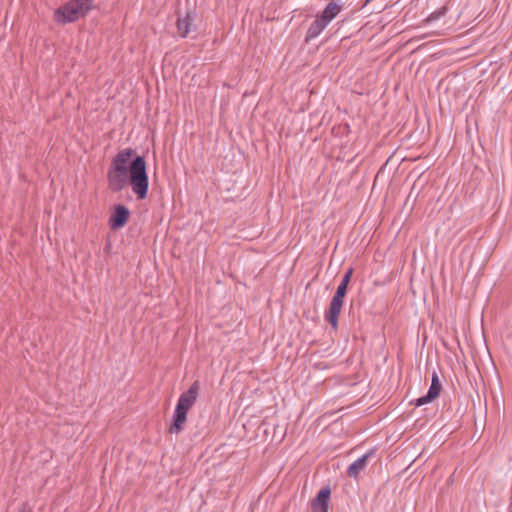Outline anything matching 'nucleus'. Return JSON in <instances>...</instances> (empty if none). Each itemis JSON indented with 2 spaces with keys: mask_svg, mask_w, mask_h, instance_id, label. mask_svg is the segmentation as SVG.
I'll return each instance as SVG.
<instances>
[{
  "mask_svg": "<svg viewBox=\"0 0 512 512\" xmlns=\"http://www.w3.org/2000/svg\"><path fill=\"white\" fill-rule=\"evenodd\" d=\"M374 454V450L371 449L358 459L353 461L347 468V474L351 478H357L361 471L367 466L369 458Z\"/></svg>",
  "mask_w": 512,
  "mask_h": 512,
  "instance_id": "obj_7",
  "label": "nucleus"
},
{
  "mask_svg": "<svg viewBox=\"0 0 512 512\" xmlns=\"http://www.w3.org/2000/svg\"><path fill=\"white\" fill-rule=\"evenodd\" d=\"M442 390V384L440 382L439 376L437 372L432 373L431 384L429 386L428 391L425 395L413 399L410 401V405L415 407H421L426 404L433 402L439 395Z\"/></svg>",
  "mask_w": 512,
  "mask_h": 512,
  "instance_id": "obj_4",
  "label": "nucleus"
},
{
  "mask_svg": "<svg viewBox=\"0 0 512 512\" xmlns=\"http://www.w3.org/2000/svg\"><path fill=\"white\" fill-rule=\"evenodd\" d=\"M108 182L114 191H120L128 185L137 199H145L149 190L145 159L130 148L120 151L109 168Z\"/></svg>",
  "mask_w": 512,
  "mask_h": 512,
  "instance_id": "obj_1",
  "label": "nucleus"
},
{
  "mask_svg": "<svg viewBox=\"0 0 512 512\" xmlns=\"http://www.w3.org/2000/svg\"><path fill=\"white\" fill-rule=\"evenodd\" d=\"M372 0H362V7H365L367 4H369Z\"/></svg>",
  "mask_w": 512,
  "mask_h": 512,
  "instance_id": "obj_16",
  "label": "nucleus"
},
{
  "mask_svg": "<svg viewBox=\"0 0 512 512\" xmlns=\"http://www.w3.org/2000/svg\"><path fill=\"white\" fill-rule=\"evenodd\" d=\"M445 13H446L445 9L435 11L429 15L428 21H430V22L436 21V20L440 19L441 17H443L445 15Z\"/></svg>",
  "mask_w": 512,
  "mask_h": 512,
  "instance_id": "obj_12",
  "label": "nucleus"
},
{
  "mask_svg": "<svg viewBox=\"0 0 512 512\" xmlns=\"http://www.w3.org/2000/svg\"><path fill=\"white\" fill-rule=\"evenodd\" d=\"M91 1L93 2L94 0H91Z\"/></svg>",
  "mask_w": 512,
  "mask_h": 512,
  "instance_id": "obj_17",
  "label": "nucleus"
},
{
  "mask_svg": "<svg viewBox=\"0 0 512 512\" xmlns=\"http://www.w3.org/2000/svg\"><path fill=\"white\" fill-rule=\"evenodd\" d=\"M196 19V14L193 12H188L184 16L178 19L177 28L178 32L182 37L188 35L194 28V22Z\"/></svg>",
  "mask_w": 512,
  "mask_h": 512,
  "instance_id": "obj_9",
  "label": "nucleus"
},
{
  "mask_svg": "<svg viewBox=\"0 0 512 512\" xmlns=\"http://www.w3.org/2000/svg\"><path fill=\"white\" fill-rule=\"evenodd\" d=\"M343 301L344 300L333 297L328 310L325 312L326 321L330 323L334 329H336L338 325V315L341 311Z\"/></svg>",
  "mask_w": 512,
  "mask_h": 512,
  "instance_id": "obj_8",
  "label": "nucleus"
},
{
  "mask_svg": "<svg viewBox=\"0 0 512 512\" xmlns=\"http://www.w3.org/2000/svg\"><path fill=\"white\" fill-rule=\"evenodd\" d=\"M316 37H317V27H316V28H312V29L308 32L307 40H311L312 38H316Z\"/></svg>",
  "mask_w": 512,
  "mask_h": 512,
  "instance_id": "obj_14",
  "label": "nucleus"
},
{
  "mask_svg": "<svg viewBox=\"0 0 512 512\" xmlns=\"http://www.w3.org/2000/svg\"><path fill=\"white\" fill-rule=\"evenodd\" d=\"M91 0H71L54 12L56 22L65 24L84 16L92 8Z\"/></svg>",
  "mask_w": 512,
  "mask_h": 512,
  "instance_id": "obj_3",
  "label": "nucleus"
},
{
  "mask_svg": "<svg viewBox=\"0 0 512 512\" xmlns=\"http://www.w3.org/2000/svg\"><path fill=\"white\" fill-rule=\"evenodd\" d=\"M347 286L345 284H340L337 286L336 292L333 297L344 300L347 293Z\"/></svg>",
  "mask_w": 512,
  "mask_h": 512,
  "instance_id": "obj_11",
  "label": "nucleus"
},
{
  "mask_svg": "<svg viewBox=\"0 0 512 512\" xmlns=\"http://www.w3.org/2000/svg\"><path fill=\"white\" fill-rule=\"evenodd\" d=\"M198 391L199 385L198 383H194L186 392L180 396L174 411L173 421L170 428L172 433H178L181 431L184 423L186 422L189 409L196 402Z\"/></svg>",
  "mask_w": 512,
  "mask_h": 512,
  "instance_id": "obj_2",
  "label": "nucleus"
},
{
  "mask_svg": "<svg viewBox=\"0 0 512 512\" xmlns=\"http://www.w3.org/2000/svg\"><path fill=\"white\" fill-rule=\"evenodd\" d=\"M330 497H331L330 487L328 485L322 487V512H328Z\"/></svg>",
  "mask_w": 512,
  "mask_h": 512,
  "instance_id": "obj_10",
  "label": "nucleus"
},
{
  "mask_svg": "<svg viewBox=\"0 0 512 512\" xmlns=\"http://www.w3.org/2000/svg\"><path fill=\"white\" fill-rule=\"evenodd\" d=\"M343 4L340 0L329 1L322 9V30L342 11Z\"/></svg>",
  "mask_w": 512,
  "mask_h": 512,
  "instance_id": "obj_6",
  "label": "nucleus"
},
{
  "mask_svg": "<svg viewBox=\"0 0 512 512\" xmlns=\"http://www.w3.org/2000/svg\"><path fill=\"white\" fill-rule=\"evenodd\" d=\"M350 277H351V270L345 273V275L343 276L340 284H345V286L348 287V284H349V281H350Z\"/></svg>",
  "mask_w": 512,
  "mask_h": 512,
  "instance_id": "obj_13",
  "label": "nucleus"
},
{
  "mask_svg": "<svg viewBox=\"0 0 512 512\" xmlns=\"http://www.w3.org/2000/svg\"><path fill=\"white\" fill-rule=\"evenodd\" d=\"M129 217L130 211L127 207L121 204L114 206L108 221L110 228L113 230L123 228L128 222Z\"/></svg>",
  "mask_w": 512,
  "mask_h": 512,
  "instance_id": "obj_5",
  "label": "nucleus"
},
{
  "mask_svg": "<svg viewBox=\"0 0 512 512\" xmlns=\"http://www.w3.org/2000/svg\"><path fill=\"white\" fill-rule=\"evenodd\" d=\"M320 501V492L317 494V496L315 497V500H314V503H313V506L314 508L316 509L317 507V502Z\"/></svg>",
  "mask_w": 512,
  "mask_h": 512,
  "instance_id": "obj_15",
  "label": "nucleus"
}]
</instances>
